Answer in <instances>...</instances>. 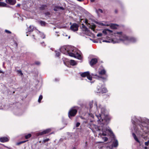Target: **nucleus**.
<instances>
[{"instance_id":"1","label":"nucleus","mask_w":149,"mask_h":149,"mask_svg":"<svg viewBox=\"0 0 149 149\" xmlns=\"http://www.w3.org/2000/svg\"><path fill=\"white\" fill-rule=\"evenodd\" d=\"M95 104L96 106L97 111H96V116L98 119L97 121L99 125L97 126L94 123L93 121L90 122L88 125V127L91 129L93 132L95 130L98 131V137H100L106 141H107L108 138L104 136L110 134L113 135L112 131L109 128H107V125L109 123L111 119L110 116L106 114V110L104 107H102L101 105L97 106V103Z\"/></svg>"},{"instance_id":"2","label":"nucleus","mask_w":149,"mask_h":149,"mask_svg":"<svg viewBox=\"0 0 149 149\" xmlns=\"http://www.w3.org/2000/svg\"><path fill=\"white\" fill-rule=\"evenodd\" d=\"M132 121L133 124V127L132 128V132L138 134H140V132H143L147 134L149 133V128L148 125L141 118L132 116Z\"/></svg>"},{"instance_id":"3","label":"nucleus","mask_w":149,"mask_h":149,"mask_svg":"<svg viewBox=\"0 0 149 149\" xmlns=\"http://www.w3.org/2000/svg\"><path fill=\"white\" fill-rule=\"evenodd\" d=\"M116 38L108 40H103L102 42L115 43L121 41L125 44L130 42H134L137 41V39L133 37H129L122 32H117L114 33Z\"/></svg>"},{"instance_id":"4","label":"nucleus","mask_w":149,"mask_h":149,"mask_svg":"<svg viewBox=\"0 0 149 149\" xmlns=\"http://www.w3.org/2000/svg\"><path fill=\"white\" fill-rule=\"evenodd\" d=\"M60 51L62 53L66 54H68L69 56L77 58L79 59H81V56L80 54H78L77 52L72 53L71 52L68 53V51L67 49V47L63 46L60 48Z\"/></svg>"},{"instance_id":"5","label":"nucleus","mask_w":149,"mask_h":149,"mask_svg":"<svg viewBox=\"0 0 149 149\" xmlns=\"http://www.w3.org/2000/svg\"><path fill=\"white\" fill-rule=\"evenodd\" d=\"M97 93H106L107 91V89L105 88L104 86L101 84H99L97 87Z\"/></svg>"},{"instance_id":"6","label":"nucleus","mask_w":149,"mask_h":149,"mask_svg":"<svg viewBox=\"0 0 149 149\" xmlns=\"http://www.w3.org/2000/svg\"><path fill=\"white\" fill-rule=\"evenodd\" d=\"M77 110L75 109L72 108L69 111L68 113V116L70 118L74 116L76 114Z\"/></svg>"},{"instance_id":"7","label":"nucleus","mask_w":149,"mask_h":149,"mask_svg":"<svg viewBox=\"0 0 149 149\" xmlns=\"http://www.w3.org/2000/svg\"><path fill=\"white\" fill-rule=\"evenodd\" d=\"M67 48L68 51V53L71 52L76 53V52H77L78 54H80L78 52L79 51H77V50H76V49L74 47L68 46L67 47Z\"/></svg>"},{"instance_id":"8","label":"nucleus","mask_w":149,"mask_h":149,"mask_svg":"<svg viewBox=\"0 0 149 149\" xmlns=\"http://www.w3.org/2000/svg\"><path fill=\"white\" fill-rule=\"evenodd\" d=\"M81 75L82 77H87V79L90 80H92V77L90 75L89 72H86L82 73L81 74Z\"/></svg>"},{"instance_id":"9","label":"nucleus","mask_w":149,"mask_h":149,"mask_svg":"<svg viewBox=\"0 0 149 149\" xmlns=\"http://www.w3.org/2000/svg\"><path fill=\"white\" fill-rule=\"evenodd\" d=\"M51 131L50 129H47L45 130H44L43 131L40 132H38L36 133V135L37 136H39L40 135H43L44 134L48 133Z\"/></svg>"},{"instance_id":"10","label":"nucleus","mask_w":149,"mask_h":149,"mask_svg":"<svg viewBox=\"0 0 149 149\" xmlns=\"http://www.w3.org/2000/svg\"><path fill=\"white\" fill-rule=\"evenodd\" d=\"M78 25L76 23H74L70 27L71 30L73 31H77L78 30Z\"/></svg>"},{"instance_id":"11","label":"nucleus","mask_w":149,"mask_h":149,"mask_svg":"<svg viewBox=\"0 0 149 149\" xmlns=\"http://www.w3.org/2000/svg\"><path fill=\"white\" fill-rule=\"evenodd\" d=\"M9 138L6 137H3L0 138V141L1 142H5L9 141Z\"/></svg>"},{"instance_id":"12","label":"nucleus","mask_w":149,"mask_h":149,"mask_svg":"<svg viewBox=\"0 0 149 149\" xmlns=\"http://www.w3.org/2000/svg\"><path fill=\"white\" fill-rule=\"evenodd\" d=\"M6 3L10 5H14L16 3V0H6Z\"/></svg>"},{"instance_id":"13","label":"nucleus","mask_w":149,"mask_h":149,"mask_svg":"<svg viewBox=\"0 0 149 149\" xmlns=\"http://www.w3.org/2000/svg\"><path fill=\"white\" fill-rule=\"evenodd\" d=\"M97 62V59L96 58H92L90 62V65H92L95 64Z\"/></svg>"},{"instance_id":"14","label":"nucleus","mask_w":149,"mask_h":149,"mask_svg":"<svg viewBox=\"0 0 149 149\" xmlns=\"http://www.w3.org/2000/svg\"><path fill=\"white\" fill-rule=\"evenodd\" d=\"M118 146V140L116 139H115L113 142L112 146L114 147H117Z\"/></svg>"},{"instance_id":"15","label":"nucleus","mask_w":149,"mask_h":149,"mask_svg":"<svg viewBox=\"0 0 149 149\" xmlns=\"http://www.w3.org/2000/svg\"><path fill=\"white\" fill-rule=\"evenodd\" d=\"M106 71L104 69H102L99 72V74L100 75H103L105 74Z\"/></svg>"},{"instance_id":"16","label":"nucleus","mask_w":149,"mask_h":149,"mask_svg":"<svg viewBox=\"0 0 149 149\" xmlns=\"http://www.w3.org/2000/svg\"><path fill=\"white\" fill-rule=\"evenodd\" d=\"M70 64L72 66L75 65H77V63L74 60H71L70 62Z\"/></svg>"},{"instance_id":"17","label":"nucleus","mask_w":149,"mask_h":149,"mask_svg":"<svg viewBox=\"0 0 149 149\" xmlns=\"http://www.w3.org/2000/svg\"><path fill=\"white\" fill-rule=\"evenodd\" d=\"M118 26V25L116 24H111L110 25V27L113 29H116Z\"/></svg>"},{"instance_id":"18","label":"nucleus","mask_w":149,"mask_h":149,"mask_svg":"<svg viewBox=\"0 0 149 149\" xmlns=\"http://www.w3.org/2000/svg\"><path fill=\"white\" fill-rule=\"evenodd\" d=\"M6 3L2 2H0V6L1 7H8Z\"/></svg>"},{"instance_id":"19","label":"nucleus","mask_w":149,"mask_h":149,"mask_svg":"<svg viewBox=\"0 0 149 149\" xmlns=\"http://www.w3.org/2000/svg\"><path fill=\"white\" fill-rule=\"evenodd\" d=\"M28 29V32H31L33 31L34 27L32 26H30Z\"/></svg>"},{"instance_id":"20","label":"nucleus","mask_w":149,"mask_h":149,"mask_svg":"<svg viewBox=\"0 0 149 149\" xmlns=\"http://www.w3.org/2000/svg\"><path fill=\"white\" fill-rule=\"evenodd\" d=\"M132 135H133V137L134 138V139L135 140V141H136L137 142L139 143L140 142H139V140L137 138L135 134L133 132L132 133Z\"/></svg>"},{"instance_id":"21","label":"nucleus","mask_w":149,"mask_h":149,"mask_svg":"<svg viewBox=\"0 0 149 149\" xmlns=\"http://www.w3.org/2000/svg\"><path fill=\"white\" fill-rule=\"evenodd\" d=\"M39 22V23L42 26H45L46 24V23L44 21H40Z\"/></svg>"},{"instance_id":"22","label":"nucleus","mask_w":149,"mask_h":149,"mask_svg":"<svg viewBox=\"0 0 149 149\" xmlns=\"http://www.w3.org/2000/svg\"><path fill=\"white\" fill-rule=\"evenodd\" d=\"M91 75L92 76H97V77H100V78H102L103 79H107V76L106 77H99V76H97V74H91Z\"/></svg>"},{"instance_id":"23","label":"nucleus","mask_w":149,"mask_h":149,"mask_svg":"<svg viewBox=\"0 0 149 149\" xmlns=\"http://www.w3.org/2000/svg\"><path fill=\"white\" fill-rule=\"evenodd\" d=\"M26 141H21L20 142L17 143H16V145H20V144H21L22 143H25Z\"/></svg>"},{"instance_id":"24","label":"nucleus","mask_w":149,"mask_h":149,"mask_svg":"<svg viewBox=\"0 0 149 149\" xmlns=\"http://www.w3.org/2000/svg\"><path fill=\"white\" fill-rule=\"evenodd\" d=\"M31 136V135L30 134H29L27 135H25V138L26 139H28L30 138Z\"/></svg>"},{"instance_id":"25","label":"nucleus","mask_w":149,"mask_h":149,"mask_svg":"<svg viewBox=\"0 0 149 149\" xmlns=\"http://www.w3.org/2000/svg\"><path fill=\"white\" fill-rule=\"evenodd\" d=\"M42 95H40L38 99V102L39 103H40L41 102V100H42Z\"/></svg>"},{"instance_id":"26","label":"nucleus","mask_w":149,"mask_h":149,"mask_svg":"<svg viewBox=\"0 0 149 149\" xmlns=\"http://www.w3.org/2000/svg\"><path fill=\"white\" fill-rule=\"evenodd\" d=\"M93 102L92 101H91L89 102V106L90 108H91L93 106Z\"/></svg>"},{"instance_id":"27","label":"nucleus","mask_w":149,"mask_h":149,"mask_svg":"<svg viewBox=\"0 0 149 149\" xmlns=\"http://www.w3.org/2000/svg\"><path fill=\"white\" fill-rule=\"evenodd\" d=\"M20 18L19 17V19L21 20L22 21L23 20L26 18L24 16H22V17H21V16H20Z\"/></svg>"},{"instance_id":"28","label":"nucleus","mask_w":149,"mask_h":149,"mask_svg":"<svg viewBox=\"0 0 149 149\" xmlns=\"http://www.w3.org/2000/svg\"><path fill=\"white\" fill-rule=\"evenodd\" d=\"M17 73L18 74H19V75H23V73L22 72L21 70H18L17 71Z\"/></svg>"},{"instance_id":"29","label":"nucleus","mask_w":149,"mask_h":149,"mask_svg":"<svg viewBox=\"0 0 149 149\" xmlns=\"http://www.w3.org/2000/svg\"><path fill=\"white\" fill-rule=\"evenodd\" d=\"M59 7L57 6L54 9V10L55 11H57L58 9H59Z\"/></svg>"},{"instance_id":"30","label":"nucleus","mask_w":149,"mask_h":149,"mask_svg":"<svg viewBox=\"0 0 149 149\" xmlns=\"http://www.w3.org/2000/svg\"><path fill=\"white\" fill-rule=\"evenodd\" d=\"M107 29H104L102 31V32L103 33L105 34H106L107 33Z\"/></svg>"},{"instance_id":"31","label":"nucleus","mask_w":149,"mask_h":149,"mask_svg":"<svg viewBox=\"0 0 149 149\" xmlns=\"http://www.w3.org/2000/svg\"><path fill=\"white\" fill-rule=\"evenodd\" d=\"M56 53V56L57 57H58L60 54V53L59 52H55Z\"/></svg>"},{"instance_id":"32","label":"nucleus","mask_w":149,"mask_h":149,"mask_svg":"<svg viewBox=\"0 0 149 149\" xmlns=\"http://www.w3.org/2000/svg\"><path fill=\"white\" fill-rule=\"evenodd\" d=\"M49 140V139H44L43 141V143H45L47 141H48Z\"/></svg>"},{"instance_id":"33","label":"nucleus","mask_w":149,"mask_h":149,"mask_svg":"<svg viewBox=\"0 0 149 149\" xmlns=\"http://www.w3.org/2000/svg\"><path fill=\"white\" fill-rule=\"evenodd\" d=\"M5 32L8 33H11V32L7 30H5Z\"/></svg>"},{"instance_id":"34","label":"nucleus","mask_w":149,"mask_h":149,"mask_svg":"<svg viewBox=\"0 0 149 149\" xmlns=\"http://www.w3.org/2000/svg\"><path fill=\"white\" fill-rule=\"evenodd\" d=\"M89 117H92L93 118L94 117V115L91 113L89 114Z\"/></svg>"},{"instance_id":"35","label":"nucleus","mask_w":149,"mask_h":149,"mask_svg":"<svg viewBox=\"0 0 149 149\" xmlns=\"http://www.w3.org/2000/svg\"><path fill=\"white\" fill-rule=\"evenodd\" d=\"M149 144V140L147 142H146L145 143V145L146 146H148Z\"/></svg>"},{"instance_id":"36","label":"nucleus","mask_w":149,"mask_h":149,"mask_svg":"<svg viewBox=\"0 0 149 149\" xmlns=\"http://www.w3.org/2000/svg\"><path fill=\"white\" fill-rule=\"evenodd\" d=\"M98 12H100L101 13H103V10H102L101 9H99L98 10Z\"/></svg>"},{"instance_id":"37","label":"nucleus","mask_w":149,"mask_h":149,"mask_svg":"<svg viewBox=\"0 0 149 149\" xmlns=\"http://www.w3.org/2000/svg\"><path fill=\"white\" fill-rule=\"evenodd\" d=\"M97 36L98 37L101 36H102V33H99L97 34Z\"/></svg>"},{"instance_id":"38","label":"nucleus","mask_w":149,"mask_h":149,"mask_svg":"<svg viewBox=\"0 0 149 149\" xmlns=\"http://www.w3.org/2000/svg\"><path fill=\"white\" fill-rule=\"evenodd\" d=\"M35 63L37 65H39L40 64V62L39 61H36L35 62Z\"/></svg>"},{"instance_id":"39","label":"nucleus","mask_w":149,"mask_h":149,"mask_svg":"<svg viewBox=\"0 0 149 149\" xmlns=\"http://www.w3.org/2000/svg\"><path fill=\"white\" fill-rule=\"evenodd\" d=\"M80 125V123H77L76 124V127H78Z\"/></svg>"},{"instance_id":"40","label":"nucleus","mask_w":149,"mask_h":149,"mask_svg":"<svg viewBox=\"0 0 149 149\" xmlns=\"http://www.w3.org/2000/svg\"><path fill=\"white\" fill-rule=\"evenodd\" d=\"M41 34H42V36H41V37L42 38H45V36H44V34L42 33H41Z\"/></svg>"},{"instance_id":"41","label":"nucleus","mask_w":149,"mask_h":149,"mask_svg":"<svg viewBox=\"0 0 149 149\" xmlns=\"http://www.w3.org/2000/svg\"><path fill=\"white\" fill-rule=\"evenodd\" d=\"M107 31L109 32H112V31L111 30L108 29H107Z\"/></svg>"},{"instance_id":"42","label":"nucleus","mask_w":149,"mask_h":149,"mask_svg":"<svg viewBox=\"0 0 149 149\" xmlns=\"http://www.w3.org/2000/svg\"><path fill=\"white\" fill-rule=\"evenodd\" d=\"M46 15H50V13L49 12H47L45 13Z\"/></svg>"},{"instance_id":"43","label":"nucleus","mask_w":149,"mask_h":149,"mask_svg":"<svg viewBox=\"0 0 149 149\" xmlns=\"http://www.w3.org/2000/svg\"><path fill=\"white\" fill-rule=\"evenodd\" d=\"M59 9H61V10H63L64 9V8L63 7H59Z\"/></svg>"},{"instance_id":"44","label":"nucleus","mask_w":149,"mask_h":149,"mask_svg":"<svg viewBox=\"0 0 149 149\" xmlns=\"http://www.w3.org/2000/svg\"><path fill=\"white\" fill-rule=\"evenodd\" d=\"M88 122V121H84V122L85 123H87Z\"/></svg>"},{"instance_id":"45","label":"nucleus","mask_w":149,"mask_h":149,"mask_svg":"<svg viewBox=\"0 0 149 149\" xmlns=\"http://www.w3.org/2000/svg\"><path fill=\"white\" fill-rule=\"evenodd\" d=\"M20 6V4H17V7H19Z\"/></svg>"},{"instance_id":"46","label":"nucleus","mask_w":149,"mask_h":149,"mask_svg":"<svg viewBox=\"0 0 149 149\" xmlns=\"http://www.w3.org/2000/svg\"><path fill=\"white\" fill-rule=\"evenodd\" d=\"M6 147L8 149H12L10 147H7V146H6Z\"/></svg>"},{"instance_id":"47","label":"nucleus","mask_w":149,"mask_h":149,"mask_svg":"<svg viewBox=\"0 0 149 149\" xmlns=\"http://www.w3.org/2000/svg\"><path fill=\"white\" fill-rule=\"evenodd\" d=\"M78 1L80 2L82 1H84V0H77Z\"/></svg>"},{"instance_id":"48","label":"nucleus","mask_w":149,"mask_h":149,"mask_svg":"<svg viewBox=\"0 0 149 149\" xmlns=\"http://www.w3.org/2000/svg\"><path fill=\"white\" fill-rule=\"evenodd\" d=\"M90 0L91 1V2H93L94 1V0Z\"/></svg>"},{"instance_id":"49","label":"nucleus","mask_w":149,"mask_h":149,"mask_svg":"<svg viewBox=\"0 0 149 149\" xmlns=\"http://www.w3.org/2000/svg\"><path fill=\"white\" fill-rule=\"evenodd\" d=\"M148 148L147 147H145L144 148V149H147Z\"/></svg>"},{"instance_id":"50","label":"nucleus","mask_w":149,"mask_h":149,"mask_svg":"<svg viewBox=\"0 0 149 149\" xmlns=\"http://www.w3.org/2000/svg\"><path fill=\"white\" fill-rule=\"evenodd\" d=\"M3 73V72L2 71L0 70V73Z\"/></svg>"},{"instance_id":"51","label":"nucleus","mask_w":149,"mask_h":149,"mask_svg":"<svg viewBox=\"0 0 149 149\" xmlns=\"http://www.w3.org/2000/svg\"><path fill=\"white\" fill-rule=\"evenodd\" d=\"M70 38V36H68V39Z\"/></svg>"},{"instance_id":"52","label":"nucleus","mask_w":149,"mask_h":149,"mask_svg":"<svg viewBox=\"0 0 149 149\" xmlns=\"http://www.w3.org/2000/svg\"><path fill=\"white\" fill-rule=\"evenodd\" d=\"M80 118L81 119H83V118L81 116L80 117Z\"/></svg>"},{"instance_id":"53","label":"nucleus","mask_w":149,"mask_h":149,"mask_svg":"<svg viewBox=\"0 0 149 149\" xmlns=\"http://www.w3.org/2000/svg\"><path fill=\"white\" fill-rule=\"evenodd\" d=\"M1 109L2 108H1V106H0V109Z\"/></svg>"},{"instance_id":"54","label":"nucleus","mask_w":149,"mask_h":149,"mask_svg":"<svg viewBox=\"0 0 149 149\" xmlns=\"http://www.w3.org/2000/svg\"><path fill=\"white\" fill-rule=\"evenodd\" d=\"M16 46H17V44H16Z\"/></svg>"},{"instance_id":"55","label":"nucleus","mask_w":149,"mask_h":149,"mask_svg":"<svg viewBox=\"0 0 149 149\" xmlns=\"http://www.w3.org/2000/svg\"><path fill=\"white\" fill-rule=\"evenodd\" d=\"M44 43V42H42L41 43H42H42Z\"/></svg>"},{"instance_id":"56","label":"nucleus","mask_w":149,"mask_h":149,"mask_svg":"<svg viewBox=\"0 0 149 149\" xmlns=\"http://www.w3.org/2000/svg\"><path fill=\"white\" fill-rule=\"evenodd\" d=\"M148 123L149 124V120L148 121Z\"/></svg>"},{"instance_id":"57","label":"nucleus","mask_w":149,"mask_h":149,"mask_svg":"<svg viewBox=\"0 0 149 149\" xmlns=\"http://www.w3.org/2000/svg\"><path fill=\"white\" fill-rule=\"evenodd\" d=\"M102 142H99V143H102Z\"/></svg>"},{"instance_id":"58","label":"nucleus","mask_w":149,"mask_h":149,"mask_svg":"<svg viewBox=\"0 0 149 149\" xmlns=\"http://www.w3.org/2000/svg\"><path fill=\"white\" fill-rule=\"evenodd\" d=\"M90 82H91V83H92V82H91V81Z\"/></svg>"},{"instance_id":"59","label":"nucleus","mask_w":149,"mask_h":149,"mask_svg":"<svg viewBox=\"0 0 149 149\" xmlns=\"http://www.w3.org/2000/svg\"><path fill=\"white\" fill-rule=\"evenodd\" d=\"M2 0H0V1H2Z\"/></svg>"},{"instance_id":"60","label":"nucleus","mask_w":149,"mask_h":149,"mask_svg":"<svg viewBox=\"0 0 149 149\" xmlns=\"http://www.w3.org/2000/svg\"><path fill=\"white\" fill-rule=\"evenodd\" d=\"M110 149H111V148H110Z\"/></svg>"}]
</instances>
